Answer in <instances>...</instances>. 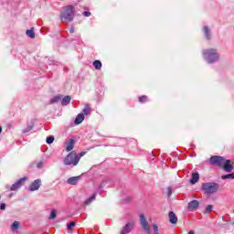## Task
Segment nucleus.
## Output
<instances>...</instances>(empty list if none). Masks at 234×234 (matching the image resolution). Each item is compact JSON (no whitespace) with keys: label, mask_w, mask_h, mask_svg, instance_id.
Listing matches in <instances>:
<instances>
[{"label":"nucleus","mask_w":234,"mask_h":234,"mask_svg":"<svg viewBox=\"0 0 234 234\" xmlns=\"http://www.w3.org/2000/svg\"><path fill=\"white\" fill-rule=\"evenodd\" d=\"M202 54L203 58L208 65H213L214 63L220 61V54L217 48L203 49Z\"/></svg>","instance_id":"f257e3e1"},{"label":"nucleus","mask_w":234,"mask_h":234,"mask_svg":"<svg viewBox=\"0 0 234 234\" xmlns=\"http://www.w3.org/2000/svg\"><path fill=\"white\" fill-rule=\"evenodd\" d=\"M76 13L74 12V6L68 5L63 8L60 13L61 21H67L68 23H72L74 21V16Z\"/></svg>","instance_id":"f03ea898"},{"label":"nucleus","mask_w":234,"mask_h":234,"mask_svg":"<svg viewBox=\"0 0 234 234\" xmlns=\"http://www.w3.org/2000/svg\"><path fill=\"white\" fill-rule=\"evenodd\" d=\"M201 187L205 195H213L218 191L220 185L215 182L202 183Z\"/></svg>","instance_id":"7ed1b4c3"},{"label":"nucleus","mask_w":234,"mask_h":234,"mask_svg":"<svg viewBox=\"0 0 234 234\" xmlns=\"http://www.w3.org/2000/svg\"><path fill=\"white\" fill-rule=\"evenodd\" d=\"M80 164V156L76 154V152L69 153L64 159V165H78Z\"/></svg>","instance_id":"20e7f679"},{"label":"nucleus","mask_w":234,"mask_h":234,"mask_svg":"<svg viewBox=\"0 0 234 234\" xmlns=\"http://www.w3.org/2000/svg\"><path fill=\"white\" fill-rule=\"evenodd\" d=\"M226 159L223 156L220 155H212L209 158V164L210 165H216L218 167H222L224 165V161Z\"/></svg>","instance_id":"39448f33"},{"label":"nucleus","mask_w":234,"mask_h":234,"mask_svg":"<svg viewBox=\"0 0 234 234\" xmlns=\"http://www.w3.org/2000/svg\"><path fill=\"white\" fill-rule=\"evenodd\" d=\"M140 218V224L144 229V231L146 234H151V227L149 226V222H147V219L145 218V216L144 214H141L139 216Z\"/></svg>","instance_id":"423d86ee"},{"label":"nucleus","mask_w":234,"mask_h":234,"mask_svg":"<svg viewBox=\"0 0 234 234\" xmlns=\"http://www.w3.org/2000/svg\"><path fill=\"white\" fill-rule=\"evenodd\" d=\"M27 182V177H22L20 179H18L15 184H13L10 186V191H17V189H19L20 187L23 186V183Z\"/></svg>","instance_id":"0eeeda50"},{"label":"nucleus","mask_w":234,"mask_h":234,"mask_svg":"<svg viewBox=\"0 0 234 234\" xmlns=\"http://www.w3.org/2000/svg\"><path fill=\"white\" fill-rule=\"evenodd\" d=\"M133 229H134V222L130 221L121 229V234H129Z\"/></svg>","instance_id":"6e6552de"},{"label":"nucleus","mask_w":234,"mask_h":234,"mask_svg":"<svg viewBox=\"0 0 234 234\" xmlns=\"http://www.w3.org/2000/svg\"><path fill=\"white\" fill-rule=\"evenodd\" d=\"M221 167L226 173H231L233 171V165H231V160L229 159H225Z\"/></svg>","instance_id":"1a4fd4ad"},{"label":"nucleus","mask_w":234,"mask_h":234,"mask_svg":"<svg viewBox=\"0 0 234 234\" xmlns=\"http://www.w3.org/2000/svg\"><path fill=\"white\" fill-rule=\"evenodd\" d=\"M41 187V179H37L29 185V191H37Z\"/></svg>","instance_id":"9d476101"},{"label":"nucleus","mask_w":234,"mask_h":234,"mask_svg":"<svg viewBox=\"0 0 234 234\" xmlns=\"http://www.w3.org/2000/svg\"><path fill=\"white\" fill-rule=\"evenodd\" d=\"M198 206H200L198 200H192L188 203L187 207L189 211H197V209H198Z\"/></svg>","instance_id":"9b49d317"},{"label":"nucleus","mask_w":234,"mask_h":234,"mask_svg":"<svg viewBox=\"0 0 234 234\" xmlns=\"http://www.w3.org/2000/svg\"><path fill=\"white\" fill-rule=\"evenodd\" d=\"M168 218L170 224H176L178 222V218L176 217V214H175V212L173 211L169 212Z\"/></svg>","instance_id":"f8f14e48"},{"label":"nucleus","mask_w":234,"mask_h":234,"mask_svg":"<svg viewBox=\"0 0 234 234\" xmlns=\"http://www.w3.org/2000/svg\"><path fill=\"white\" fill-rule=\"evenodd\" d=\"M203 34L207 41L211 39V29L207 26L203 27Z\"/></svg>","instance_id":"ddd939ff"},{"label":"nucleus","mask_w":234,"mask_h":234,"mask_svg":"<svg viewBox=\"0 0 234 234\" xmlns=\"http://www.w3.org/2000/svg\"><path fill=\"white\" fill-rule=\"evenodd\" d=\"M80 179H81V176H80L69 177L68 179V184H69V186H76Z\"/></svg>","instance_id":"4468645a"},{"label":"nucleus","mask_w":234,"mask_h":234,"mask_svg":"<svg viewBox=\"0 0 234 234\" xmlns=\"http://www.w3.org/2000/svg\"><path fill=\"white\" fill-rule=\"evenodd\" d=\"M198 180H200V175L198 174V172H196L192 174V178L190 179L189 183L194 186V184H197Z\"/></svg>","instance_id":"2eb2a0df"},{"label":"nucleus","mask_w":234,"mask_h":234,"mask_svg":"<svg viewBox=\"0 0 234 234\" xmlns=\"http://www.w3.org/2000/svg\"><path fill=\"white\" fill-rule=\"evenodd\" d=\"M85 120V115L83 113H79L74 121L75 125H80Z\"/></svg>","instance_id":"dca6fc26"},{"label":"nucleus","mask_w":234,"mask_h":234,"mask_svg":"<svg viewBox=\"0 0 234 234\" xmlns=\"http://www.w3.org/2000/svg\"><path fill=\"white\" fill-rule=\"evenodd\" d=\"M19 228H21V223L19 221H15L11 225V231H13V233H17Z\"/></svg>","instance_id":"f3484780"},{"label":"nucleus","mask_w":234,"mask_h":234,"mask_svg":"<svg viewBox=\"0 0 234 234\" xmlns=\"http://www.w3.org/2000/svg\"><path fill=\"white\" fill-rule=\"evenodd\" d=\"M75 140L74 139H69V142L66 147V151L68 153H70V151H72V149H74V144H75Z\"/></svg>","instance_id":"a211bd4d"},{"label":"nucleus","mask_w":234,"mask_h":234,"mask_svg":"<svg viewBox=\"0 0 234 234\" xmlns=\"http://www.w3.org/2000/svg\"><path fill=\"white\" fill-rule=\"evenodd\" d=\"M96 195H98L97 192L93 193L92 196H90L88 199L85 200L84 204L86 206H89V204L94 202V200H96Z\"/></svg>","instance_id":"6ab92c4d"},{"label":"nucleus","mask_w":234,"mask_h":234,"mask_svg":"<svg viewBox=\"0 0 234 234\" xmlns=\"http://www.w3.org/2000/svg\"><path fill=\"white\" fill-rule=\"evenodd\" d=\"M58 101H61V94L56 95L49 101V105H52L54 103H58Z\"/></svg>","instance_id":"aec40b11"},{"label":"nucleus","mask_w":234,"mask_h":234,"mask_svg":"<svg viewBox=\"0 0 234 234\" xmlns=\"http://www.w3.org/2000/svg\"><path fill=\"white\" fill-rule=\"evenodd\" d=\"M26 34L27 37H30V39H34L36 37V32H34V28L27 29Z\"/></svg>","instance_id":"412c9836"},{"label":"nucleus","mask_w":234,"mask_h":234,"mask_svg":"<svg viewBox=\"0 0 234 234\" xmlns=\"http://www.w3.org/2000/svg\"><path fill=\"white\" fill-rule=\"evenodd\" d=\"M70 100H72V98L69 95L65 96L61 101V105L63 106L69 105V103H70Z\"/></svg>","instance_id":"4be33fe9"},{"label":"nucleus","mask_w":234,"mask_h":234,"mask_svg":"<svg viewBox=\"0 0 234 234\" xmlns=\"http://www.w3.org/2000/svg\"><path fill=\"white\" fill-rule=\"evenodd\" d=\"M93 67L96 70H101V61H100V60L93 61Z\"/></svg>","instance_id":"5701e85b"},{"label":"nucleus","mask_w":234,"mask_h":234,"mask_svg":"<svg viewBox=\"0 0 234 234\" xmlns=\"http://www.w3.org/2000/svg\"><path fill=\"white\" fill-rule=\"evenodd\" d=\"M83 114L85 116H89V114H90V104L85 105V108L83 109Z\"/></svg>","instance_id":"b1692460"},{"label":"nucleus","mask_w":234,"mask_h":234,"mask_svg":"<svg viewBox=\"0 0 234 234\" xmlns=\"http://www.w3.org/2000/svg\"><path fill=\"white\" fill-rule=\"evenodd\" d=\"M105 184H107V180H102V182L97 189V193H101L103 191V186H105Z\"/></svg>","instance_id":"393cba45"},{"label":"nucleus","mask_w":234,"mask_h":234,"mask_svg":"<svg viewBox=\"0 0 234 234\" xmlns=\"http://www.w3.org/2000/svg\"><path fill=\"white\" fill-rule=\"evenodd\" d=\"M105 184H107V180H102V182L97 189V193H101L103 191V186H105Z\"/></svg>","instance_id":"a878e982"},{"label":"nucleus","mask_w":234,"mask_h":234,"mask_svg":"<svg viewBox=\"0 0 234 234\" xmlns=\"http://www.w3.org/2000/svg\"><path fill=\"white\" fill-rule=\"evenodd\" d=\"M222 180H228V179H232L234 180V174H227V175H223L221 176Z\"/></svg>","instance_id":"bb28decb"},{"label":"nucleus","mask_w":234,"mask_h":234,"mask_svg":"<svg viewBox=\"0 0 234 234\" xmlns=\"http://www.w3.org/2000/svg\"><path fill=\"white\" fill-rule=\"evenodd\" d=\"M211 211H213V205H208L207 206L206 209L204 210V213L206 215L211 213Z\"/></svg>","instance_id":"cd10ccee"},{"label":"nucleus","mask_w":234,"mask_h":234,"mask_svg":"<svg viewBox=\"0 0 234 234\" xmlns=\"http://www.w3.org/2000/svg\"><path fill=\"white\" fill-rule=\"evenodd\" d=\"M56 217H58V215L56 214V210H52L48 218H49V220H54V218H56Z\"/></svg>","instance_id":"c85d7f7f"},{"label":"nucleus","mask_w":234,"mask_h":234,"mask_svg":"<svg viewBox=\"0 0 234 234\" xmlns=\"http://www.w3.org/2000/svg\"><path fill=\"white\" fill-rule=\"evenodd\" d=\"M46 143L48 144H54V136H48L46 139Z\"/></svg>","instance_id":"c756f323"},{"label":"nucleus","mask_w":234,"mask_h":234,"mask_svg":"<svg viewBox=\"0 0 234 234\" xmlns=\"http://www.w3.org/2000/svg\"><path fill=\"white\" fill-rule=\"evenodd\" d=\"M139 101H140V103H145V101H147V96L143 95V96L139 97Z\"/></svg>","instance_id":"7c9ffc66"},{"label":"nucleus","mask_w":234,"mask_h":234,"mask_svg":"<svg viewBox=\"0 0 234 234\" xmlns=\"http://www.w3.org/2000/svg\"><path fill=\"white\" fill-rule=\"evenodd\" d=\"M76 226V223L74 221H70L69 224H68L67 228L69 230H70L71 228H74Z\"/></svg>","instance_id":"2f4dec72"},{"label":"nucleus","mask_w":234,"mask_h":234,"mask_svg":"<svg viewBox=\"0 0 234 234\" xmlns=\"http://www.w3.org/2000/svg\"><path fill=\"white\" fill-rule=\"evenodd\" d=\"M153 229H154V234L159 233V232H158V225L154 224V225H153Z\"/></svg>","instance_id":"473e14b6"},{"label":"nucleus","mask_w":234,"mask_h":234,"mask_svg":"<svg viewBox=\"0 0 234 234\" xmlns=\"http://www.w3.org/2000/svg\"><path fill=\"white\" fill-rule=\"evenodd\" d=\"M33 127L32 126H27V128H26L23 133H30V131H32Z\"/></svg>","instance_id":"72a5a7b5"},{"label":"nucleus","mask_w":234,"mask_h":234,"mask_svg":"<svg viewBox=\"0 0 234 234\" xmlns=\"http://www.w3.org/2000/svg\"><path fill=\"white\" fill-rule=\"evenodd\" d=\"M82 15L84 16V17H90V12L89 11H84Z\"/></svg>","instance_id":"f704fd0d"},{"label":"nucleus","mask_w":234,"mask_h":234,"mask_svg":"<svg viewBox=\"0 0 234 234\" xmlns=\"http://www.w3.org/2000/svg\"><path fill=\"white\" fill-rule=\"evenodd\" d=\"M0 209H1L2 211H5V209H6V204L1 203V204H0Z\"/></svg>","instance_id":"c9c22d12"},{"label":"nucleus","mask_w":234,"mask_h":234,"mask_svg":"<svg viewBox=\"0 0 234 234\" xmlns=\"http://www.w3.org/2000/svg\"><path fill=\"white\" fill-rule=\"evenodd\" d=\"M37 169L43 168V161L38 162V163L37 164Z\"/></svg>","instance_id":"e433bc0d"},{"label":"nucleus","mask_w":234,"mask_h":234,"mask_svg":"<svg viewBox=\"0 0 234 234\" xmlns=\"http://www.w3.org/2000/svg\"><path fill=\"white\" fill-rule=\"evenodd\" d=\"M78 156L80 159L81 158V156H85V152H80Z\"/></svg>","instance_id":"4c0bfd02"},{"label":"nucleus","mask_w":234,"mask_h":234,"mask_svg":"<svg viewBox=\"0 0 234 234\" xmlns=\"http://www.w3.org/2000/svg\"><path fill=\"white\" fill-rule=\"evenodd\" d=\"M168 197L173 194V191L171 190V187L167 188Z\"/></svg>","instance_id":"58836bf2"},{"label":"nucleus","mask_w":234,"mask_h":234,"mask_svg":"<svg viewBox=\"0 0 234 234\" xmlns=\"http://www.w3.org/2000/svg\"><path fill=\"white\" fill-rule=\"evenodd\" d=\"M69 33H70V34H74V27H70Z\"/></svg>","instance_id":"ea45409f"},{"label":"nucleus","mask_w":234,"mask_h":234,"mask_svg":"<svg viewBox=\"0 0 234 234\" xmlns=\"http://www.w3.org/2000/svg\"><path fill=\"white\" fill-rule=\"evenodd\" d=\"M188 234H195V231L190 230V231L188 232Z\"/></svg>","instance_id":"a19ab883"},{"label":"nucleus","mask_w":234,"mask_h":234,"mask_svg":"<svg viewBox=\"0 0 234 234\" xmlns=\"http://www.w3.org/2000/svg\"><path fill=\"white\" fill-rule=\"evenodd\" d=\"M3 133V127L0 126V134Z\"/></svg>","instance_id":"79ce46f5"},{"label":"nucleus","mask_w":234,"mask_h":234,"mask_svg":"<svg viewBox=\"0 0 234 234\" xmlns=\"http://www.w3.org/2000/svg\"><path fill=\"white\" fill-rule=\"evenodd\" d=\"M13 196H14V194H10L9 195V198H12Z\"/></svg>","instance_id":"37998d69"},{"label":"nucleus","mask_w":234,"mask_h":234,"mask_svg":"<svg viewBox=\"0 0 234 234\" xmlns=\"http://www.w3.org/2000/svg\"><path fill=\"white\" fill-rule=\"evenodd\" d=\"M5 189H10V186H5Z\"/></svg>","instance_id":"c03bdc74"},{"label":"nucleus","mask_w":234,"mask_h":234,"mask_svg":"<svg viewBox=\"0 0 234 234\" xmlns=\"http://www.w3.org/2000/svg\"><path fill=\"white\" fill-rule=\"evenodd\" d=\"M128 200H131V197H128Z\"/></svg>","instance_id":"a18cd8bd"},{"label":"nucleus","mask_w":234,"mask_h":234,"mask_svg":"<svg viewBox=\"0 0 234 234\" xmlns=\"http://www.w3.org/2000/svg\"><path fill=\"white\" fill-rule=\"evenodd\" d=\"M156 234H161L160 232H157Z\"/></svg>","instance_id":"49530a36"},{"label":"nucleus","mask_w":234,"mask_h":234,"mask_svg":"<svg viewBox=\"0 0 234 234\" xmlns=\"http://www.w3.org/2000/svg\"><path fill=\"white\" fill-rule=\"evenodd\" d=\"M0 200H1V195H0Z\"/></svg>","instance_id":"de8ad7c7"}]
</instances>
